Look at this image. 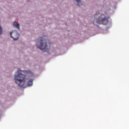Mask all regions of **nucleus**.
Here are the masks:
<instances>
[{
    "label": "nucleus",
    "instance_id": "obj_1",
    "mask_svg": "<svg viewBox=\"0 0 129 129\" xmlns=\"http://www.w3.org/2000/svg\"><path fill=\"white\" fill-rule=\"evenodd\" d=\"M22 71L19 70L15 75L14 80L20 88H25L26 76L21 74Z\"/></svg>",
    "mask_w": 129,
    "mask_h": 129
},
{
    "label": "nucleus",
    "instance_id": "obj_2",
    "mask_svg": "<svg viewBox=\"0 0 129 129\" xmlns=\"http://www.w3.org/2000/svg\"><path fill=\"white\" fill-rule=\"evenodd\" d=\"M39 41L38 43V48L40 49L43 52H49V49L47 48L46 41L43 37H39L38 39Z\"/></svg>",
    "mask_w": 129,
    "mask_h": 129
},
{
    "label": "nucleus",
    "instance_id": "obj_3",
    "mask_svg": "<svg viewBox=\"0 0 129 129\" xmlns=\"http://www.w3.org/2000/svg\"><path fill=\"white\" fill-rule=\"evenodd\" d=\"M108 23V18L106 17H104V15H101L100 17H99L97 19V24H102L103 25H106Z\"/></svg>",
    "mask_w": 129,
    "mask_h": 129
},
{
    "label": "nucleus",
    "instance_id": "obj_4",
    "mask_svg": "<svg viewBox=\"0 0 129 129\" xmlns=\"http://www.w3.org/2000/svg\"><path fill=\"white\" fill-rule=\"evenodd\" d=\"M10 35L12 38H13L14 40H18L19 34L17 31H13L12 32H11Z\"/></svg>",
    "mask_w": 129,
    "mask_h": 129
},
{
    "label": "nucleus",
    "instance_id": "obj_5",
    "mask_svg": "<svg viewBox=\"0 0 129 129\" xmlns=\"http://www.w3.org/2000/svg\"><path fill=\"white\" fill-rule=\"evenodd\" d=\"M33 80L32 79H30L28 82V84H27V85L28 86H32L33 85Z\"/></svg>",
    "mask_w": 129,
    "mask_h": 129
},
{
    "label": "nucleus",
    "instance_id": "obj_6",
    "mask_svg": "<svg viewBox=\"0 0 129 129\" xmlns=\"http://www.w3.org/2000/svg\"><path fill=\"white\" fill-rule=\"evenodd\" d=\"M13 25L17 29H20V26H19V24H18L17 22H14L13 23Z\"/></svg>",
    "mask_w": 129,
    "mask_h": 129
},
{
    "label": "nucleus",
    "instance_id": "obj_7",
    "mask_svg": "<svg viewBox=\"0 0 129 129\" xmlns=\"http://www.w3.org/2000/svg\"><path fill=\"white\" fill-rule=\"evenodd\" d=\"M81 0H76L77 3H78V6H80L82 3H81Z\"/></svg>",
    "mask_w": 129,
    "mask_h": 129
},
{
    "label": "nucleus",
    "instance_id": "obj_8",
    "mask_svg": "<svg viewBox=\"0 0 129 129\" xmlns=\"http://www.w3.org/2000/svg\"><path fill=\"white\" fill-rule=\"evenodd\" d=\"M2 31H3V29H2V28L1 27V26H0V35L2 34Z\"/></svg>",
    "mask_w": 129,
    "mask_h": 129
},
{
    "label": "nucleus",
    "instance_id": "obj_9",
    "mask_svg": "<svg viewBox=\"0 0 129 129\" xmlns=\"http://www.w3.org/2000/svg\"><path fill=\"white\" fill-rule=\"evenodd\" d=\"M100 15L99 13H97V14L95 15V17L97 18V16H99Z\"/></svg>",
    "mask_w": 129,
    "mask_h": 129
},
{
    "label": "nucleus",
    "instance_id": "obj_10",
    "mask_svg": "<svg viewBox=\"0 0 129 129\" xmlns=\"http://www.w3.org/2000/svg\"><path fill=\"white\" fill-rule=\"evenodd\" d=\"M29 73H32V72H30V71H29V72H28V73H29Z\"/></svg>",
    "mask_w": 129,
    "mask_h": 129
}]
</instances>
